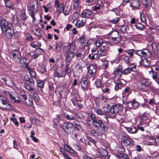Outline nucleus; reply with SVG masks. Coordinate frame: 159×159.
I'll use <instances>...</instances> for the list:
<instances>
[{
	"label": "nucleus",
	"instance_id": "1",
	"mask_svg": "<svg viewBox=\"0 0 159 159\" xmlns=\"http://www.w3.org/2000/svg\"><path fill=\"white\" fill-rule=\"evenodd\" d=\"M152 50L154 55L148 49L143 48L140 50H137V54L140 57H143L147 59H151L153 57L157 58L159 55V46L157 43H153L151 44Z\"/></svg>",
	"mask_w": 159,
	"mask_h": 159
},
{
	"label": "nucleus",
	"instance_id": "2",
	"mask_svg": "<svg viewBox=\"0 0 159 159\" xmlns=\"http://www.w3.org/2000/svg\"><path fill=\"white\" fill-rule=\"evenodd\" d=\"M123 73V67L121 65H119L116 67V70L114 71V72L111 74L112 76L111 78L112 79H115L117 77H119L114 81L115 84V89H121L125 86L121 81L120 79V78L122 77Z\"/></svg>",
	"mask_w": 159,
	"mask_h": 159
},
{
	"label": "nucleus",
	"instance_id": "3",
	"mask_svg": "<svg viewBox=\"0 0 159 159\" xmlns=\"http://www.w3.org/2000/svg\"><path fill=\"white\" fill-rule=\"evenodd\" d=\"M3 93L6 96H9L10 99L12 102L16 103H19L20 102V98L18 93L15 92H11L4 90Z\"/></svg>",
	"mask_w": 159,
	"mask_h": 159
},
{
	"label": "nucleus",
	"instance_id": "4",
	"mask_svg": "<svg viewBox=\"0 0 159 159\" xmlns=\"http://www.w3.org/2000/svg\"><path fill=\"white\" fill-rule=\"evenodd\" d=\"M113 111L110 117L115 118L117 116L121 114L123 112V107L121 105H114L112 107Z\"/></svg>",
	"mask_w": 159,
	"mask_h": 159
},
{
	"label": "nucleus",
	"instance_id": "5",
	"mask_svg": "<svg viewBox=\"0 0 159 159\" xmlns=\"http://www.w3.org/2000/svg\"><path fill=\"white\" fill-rule=\"evenodd\" d=\"M120 33L116 30H114L110 32L108 35L111 37L110 43L111 45H114L117 44V40L119 37Z\"/></svg>",
	"mask_w": 159,
	"mask_h": 159
},
{
	"label": "nucleus",
	"instance_id": "6",
	"mask_svg": "<svg viewBox=\"0 0 159 159\" xmlns=\"http://www.w3.org/2000/svg\"><path fill=\"white\" fill-rule=\"evenodd\" d=\"M11 104L8 102L6 97L0 95V109L3 110L9 109L11 107Z\"/></svg>",
	"mask_w": 159,
	"mask_h": 159
},
{
	"label": "nucleus",
	"instance_id": "7",
	"mask_svg": "<svg viewBox=\"0 0 159 159\" xmlns=\"http://www.w3.org/2000/svg\"><path fill=\"white\" fill-rule=\"evenodd\" d=\"M11 54L12 55V59L13 61L16 62H20L21 53L19 49H16L13 50L11 52Z\"/></svg>",
	"mask_w": 159,
	"mask_h": 159
},
{
	"label": "nucleus",
	"instance_id": "8",
	"mask_svg": "<svg viewBox=\"0 0 159 159\" xmlns=\"http://www.w3.org/2000/svg\"><path fill=\"white\" fill-rule=\"evenodd\" d=\"M0 25L1 30L2 32L10 27L13 26L12 24L5 19H1L0 21Z\"/></svg>",
	"mask_w": 159,
	"mask_h": 159
},
{
	"label": "nucleus",
	"instance_id": "9",
	"mask_svg": "<svg viewBox=\"0 0 159 159\" xmlns=\"http://www.w3.org/2000/svg\"><path fill=\"white\" fill-rule=\"evenodd\" d=\"M54 6L56 9V12L59 14L63 13L65 10L64 5L63 4H60L59 0H55Z\"/></svg>",
	"mask_w": 159,
	"mask_h": 159
},
{
	"label": "nucleus",
	"instance_id": "10",
	"mask_svg": "<svg viewBox=\"0 0 159 159\" xmlns=\"http://www.w3.org/2000/svg\"><path fill=\"white\" fill-rule=\"evenodd\" d=\"M93 123L94 126L96 128L98 129L100 127L102 129V133H103L104 131H105L107 129L102 121L101 119L97 120L96 119Z\"/></svg>",
	"mask_w": 159,
	"mask_h": 159
},
{
	"label": "nucleus",
	"instance_id": "11",
	"mask_svg": "<svg viewBox=\"0 0 159 159\" xmlns=\"http://www.w3.org/2000/svg\"><path fill=\"white\" fill-rule=\"evenodd\" d=\"M88 75L91 77L94 76L97 71V67L96 65L94 64H91L87 67Z\"/></svg>",
	"mask_w": 159,
	"mask_h": 159
},
{
	"label": "nucleus",
	"instance_id": "12",
	"mask_svg": "<svg viewBox=\"0 0 159 159\" xmlns=\"http://www.w3.org/2000/svg\"><path fill=\"white\" fill-rule=\"evenodd\" d=\"M77 101H80V98L77 93L75 92V94H72L71 102L74 106L77 105L80 108H81L82 107V104L80 103H77Z\"/></svg>",
	"mask_w": 159,
	"mask_h": 159
},
{
	"label": "nucleus",
	"instance_id": "13",
	"mask_svg": "<svg viewBox=\"0 0 159 159\" xmlns=\"http://www.w3.org/2000/svg\"><path fill=\"white\" fill-rule=\"evenodd\" d=\"M133 140L129 137L125 136L121 138V144L123 146H127L132 143Z\"/></svg>",
	"mask_w": 159,
	"mask_h": 159
},
{
	"label": "nucleus",
	"instance_id": "14",
	"mask_svg": "<svg viewBox=\"0 0 159 159\" xmlns=\"http://www.w3.org/2000/svg\"><path fill=\"white\" fill-rule=\"evenodd\" d=\"M142 83L145 87H148L149 89H154L155 87L152 84V83L150 80L148 79H143L142 80L141 82Z\"/></svg>",
	"mask_w": 159,
	"mask_h": 159
},
{
	"label": "nucleus",
	"instance_id": "15",
	"mask_svg": "<svg viewBox=\"0 0 159 159\" xmlns=\"http://www.w3.org/2000/svg\"><path fill=\"white\" fill-rule=\"evenodd\" d=\"M3 32L5 33V36L6 38L8 39H11L14 33L13 27L6 29Z\"/></svg>",
	"mask_w": 159,
	"mask_h": 159
},
{
	"label": "nucleus",
	"instance_id": "16",
	"mask_svg": "<svg viewBox=\"0 0 159 159\" xmlns=\"http://www.w3.org/2000/svg\"><path fill=\"white\" fill-rule=\"evenodd\" d=\"M130 6L133 9H139L140 8V0H131Z\"/></svg>",
	"mask_w": 159,
	"mask_h": 159
},
{
	"label": "nucleus",
	"instance_id": "17",
	"mask_svg": "<svg viewBox=\"0 0 159 159\" xmlns=\"http://www.w3.org/2000/svg\"><path fill=\"white\" fill-rule=\"evenodd\" d=\"M92 11L88 9L84 10L80 15L81 18H88L89 17L92 15Z\"/></svg>",
	"mask_w": 159,
	"mask_h": 159
},
{
	"label": "nucleus",
	"instance_id": "18",
	"mask_svg": "<svg viewBox=\"0 0 159 159\" xmlns=\"http://www.w3.org/2000/svg\"><path fill=\"white\" fill-rule=\"evenodd\" d=\"M63 72V70L61 68L58 67L54 70L53 76L54 77L58 78L61 77Z\"/></svg>",
	"mask_w": 159,
	"mask_h": 159
},
{
	"label": "nucleus",
	"instance_id": "19",
	"mask_svg": "<svg viewBox=\"0 0 159 159\" xmlns=\"http://www.w3.org/2000/svg\"><path fill=\"white\" fill-rule=\"evenodd\" d=\"M83 50L81 49H79L75 53V56L76 58L78 60H83L85 56L84 53H83Z\"/></svg>",
	"mask_w": 159,
	"mask_h": 159
},
{
	"label": "nucleus",
	"instance_id": "20",
	"mask_svg": "<svg viewBox=\"0 0 159 159\" xmlns=\"http://www.w3.org/2000/svg\"><path fill=\"white\" fill-rule=\"evenodd\" d=\"M150 59L145 58L144 59L141 60L140 63L141 65L145 68H148L151 67V62Z\"/></svg>",
	"mask_w": 159,
	"mask_h": 159
},
{
	"label": "nucleus",
	"instance_id": "21",
	"mask_svg": "<svg viewBox=\"0 0 159 159\" xmlns=\"http://www.w3.org/2000/svg\"><path fill=\"white\" fill-rule=\"evenodd\" d=\"M65 61L67 63H70L75 57V52H71L70 53H66L65 54Z\"/></svg>",
	"mask_w": 159,
	"mask_h": 159
},
{
	"label": "nucleus",
	"instance_id": "22",
	"mask_svg": "<svg viewBox=\"0 0 159 159\" xmlns=\"http://www.w3.org/2000/svg\"><path fill=\"white\" fill-rule=\"evenodd\" d=\"M123 127L125 130L130 134H135L138 131V129L137 127L134 126H131L130 127L123 126Z\"/></svg>",
	"mask_w": 159,
	"mask_h": 159
},
{
	"label": "nucleus",
	"instance_id": "23",
	"mask_svg": "<svg viewBox=\"0 0 159 159\" xmlns=\"http://www.w3.org/2000/svg\"><path fill=\"white\" fill-rule=\"evenodd\" d=\"M129 27L126 25L123 24L118 26V29L123 34L127 33V31L129 30Z\"/></svg>",
	"mask_w": 159,
	"mask_h": 159
},
{
	"label": "nucleus",
	"instance_id": "24",
	"mask_svg": "<svg viewBox=\"0 0 159 159\" xmlns=\"http://www.w3.org/2000/svg\"><path fill=\"white\" fill-rule=\"evenodd\" d=\"M28 9L29 11V14L30 16L35 15L36 12L37 11V8H35L34 5H30L29 6Z\"/></svg>",
	"mask_w": 159,
	"mask_h": 159
},
{
	"label": "nucleus",
	"instance_id": "25",
	"mask_svg": "<svg viewBox=\"0 0 159 159\" xmlns=\"http://www.w3.org/2000/svg\"><path fill=\"white\" fill-rule=\"evenodd\" d=\"M72 125V124L70 122H65L63 124L62 128L65 131L67 132L70 130Z\"/></svg>",
	"mask_w": 159,
	"mask_h": 159
},
{
	"label": "nucleus",
	"instance_id": "26",
	"mask_svg": "<svg viewBox=\"0 0 159 159\" xmlns=\"http://www.w3.org/2000/svg\"><path fill=\"white\" fill-rule=\"evenodd\" d=\"M37 70L41 74H45L47 72L46 66L44 65H39L37 69Z\"/></svg>",
	"mask_w": 159,
	"mask_h": 159
},
{
	"label": "nucleus",
	"instance_id": "27",
	"mask_svg": "<svg viewBox=\"0 0 159 159\" xmlns=\"http://www.w3.org/2000/svg\"><path fill=\"white\" fill-rule=\"evenodd\" d=\"M64 148L65 150L71 154L75 155L77 152L76 151L73 150L69 146L65 144L64 145Z\"/></svg>",
	"mask_w": 159,
	"mask_h": 159
},
{
	"label": "nucleus",
	"instance_id": "28",
	"mask_svg": "<svg viewBox=\"0 0 159 159\" xmlns=\"http://www.w3.org/2000/svg\"><path fill=\"white\" fill-rule=\"evenodd\" d=\"M124 52L128 54L129 57L131 58L134 57V54H137V50H135L134 49L125 50Z\"/></svg>",
	"mask_w": 159,
	"mask_h": 159
},
{
	"label": "nucleus",
	"instance_id": "29",
	"mask_svg": "<svg viewBox=\"0 0 159 159\" xmlns=\"http://www.w3.org/2000/svg\"><path fill=\"white\" fill-rule=\"evenodd\" d=\"M151 2H149L147 1H143V2L142 5L143 8L146 11H149L150 8V7L152 6Z\"/></svg>",
	"mask_w": 159,
	"mask_h": 159
},
{
	"label": "nucleus",
	"instance_id": "30",
	"mask_svg": "<svg viewBox=\"0 0 159 159\" xmlns=\"http://www.w3.org/2000/svg\"><path fill=\"white\" fill-rule=\"evenodd\" d=\"M107 51L104 50L100 48V50L98 51V55L96 57V58L97 59H98L100 57L106 56L107 53Z\"/></svg>",
	"mask_w": 159,
	"mask_h": 159
},
{
	"label": "nucleus",
	"instance_id": "31",
	"mask_svg": "<svg viewBox=\"0 0 159 159\" xmlns=\"http://www.w3.org/2000/svg\"><path fill=\"white\" fill-rule=\"evenodd\" d=\"M20 17L21 20L24 21H25L28 18V16L26 13L25 10L24 8L21 11Z\"/></svg>",
	"mask_w": 159,
	"mask_h": 159
},
{
	"label": "nucleus",
	"instance_id": "32",
	"mask_svg": "<svg viewBox=\"0 0 159 159\" xmlns=\"http://www.w3.org/2000/svg\"><path fill=\"white\" fill-rule=\"evenodd\" d=\"M135 26L137 29L141 31H143L145 28V25L138 21L136 22Z\"/></svg>",
	"mask_w": 159,
	"mask_h": 159
},
{
	"label": "nucleus",
	"instance_id": "33",
	"mask_svg": "<svg viewBox=\"0 0 159 159\" xmlns=\"http://www.w3.org/2000/svg\"><path fill=\"white\" fill-rule=\"evenodd\" d=\"M116 156L119 159H129L127 155L124 153H118Z\"/></svg>",
	"mask_w": 159,
	"mask_h": 159
},
{
	"label": "nucleus",
	"instance_id": "34",
	"mask_svg": "<svg viewBox=\"0 0 159 159\" xmlns=\"http://www.w3.org/2000/svg\"><path fill=\"white\" fill-rule=\"evenodd\" d=\"M149 116L148 114L144 113L142 114L141 116V119L143 122H145L146 123H148L149 121L148 118Z\"/></svg>",
	"mask_w": 159,
	"mask_h": 159
},
{
	"label": "nucleus",
	"instance_id": "35",
	"mask_svg": "<svg viewBox=\"0 0 159 159\" xmlns=\"http://www.w3.org/2000/svg\"><path fill=\"white\" fill-rule=\"evenodd\" d=\"M100 47V49L108 51L109 49V44L108 43L104 40Z\"/></svg>",
	"mask_w": 159,
	"mask_h": 159
},
{
	"label": "nucleus",
	"instance_id": "36",
	"mask_svg": "<svg viewBox=\"0 0 159 159\" xmlns=\"http://www.w3.org/2000/svg\"><path fill=\"white\" fill-rule=\"evenodd\" d=\"M81 87L83 89H90V82H81Z\"/></svg>",
	"mask_w": 159,
	"mask_h": 159
},
{
	"label": "nucleus",
	"instance_id": "37",
	"mask_svg": "<svg viewBox=\"0 0 159 159\" xmlns=\"http://www.w3.org/2000/svg\"><path fill=\"white\" fill-rule=\"evenodd\" d=\"M149 140H152V142H149L148 144L149 145H152L156 143L157 140L159 139L158 138H156L155 139L154 137L153 136H150L148 137Z\"/></svg>",
	"mask_w": 159,
	"mask_h": 159
},
{
	"label": "nucleus",
	"instance_id": "38",
	"mask_svg": "<svg viewBox=\"0 0 159 159\" xmlns=\"http://www.w3.org/2000/svg\"><path fill=\"white\" fill-rule=\"evenodd\" d=\"M147 14H144L143 13H140V18L141 21L145 24L147 22Z\"/></svg>",
	"mask_w": 159,
	"mask_h": 159
},
{
	"label": "nucleus",
	"instance_id": "39",
	"mask_svg": "<svg viewBox=\"0 0 159 159\" xmlns=\"http://www.w3.org/2000/svg\"><path fill=\"white\" fill-rule=\"evenodd\" d=\"M103 41L102 38H98L95 41V45L97 48L99 47H101Z\"/></svg>",
	"mask_w": 159,
	"mask_h": 159
},
{
	"label": "nucleus",
	"instance_id": "40",
	"mask_svg": "<svg viewBox=\"0 0 159 159\" xmlns=\"http://www.w3.org/2000/svg\"><path fill=\"white\" fill-rule=\"evenodd\" d=\"M10 20L13 24L16 25L19 21H20L19 18L17 17H15V16H13L11 18Z\"/></svg>",
	"mask_w": 159,
	"mask_h": 159
},
{
	"label": "nucleus",
	"instance_id": "41",
	"mask_svg": "<svg viewBox=\"0 0 159 159\" xmlns=\"http://www.w3.org/2000/svg\"><path fill=\"white\" fill-rule=\"evenodd\" d=\"M37 83L38 87L40 88L41 89L43 88L44 86L45 83L44 81L38 80H37Z\"/></svg>",
	"mask_w": 159,
	"mask_h": 159
},
{
	"label": "nucleus",
	"instance_id": "42",
	"mask_svg": "<svg viewBox=\"0 0 159 159\" xmlns=\"http://www.w3.org/2000/svg\"><path fill=\"white\" fill-rule=\"evenodd\" d=\"M123 56V61L126 64H129L131 61V59L129 57L127 56L126 54H124Z\"/></svg>",
	"mask_w": 159,
	"mask_h": 159
},
{
	"label": "nucleus",
	"instance_id": "43",
	"mask_svg": "<svg viewBox=\"0 0 159 159\" xmlns=\"http://www.w3.org/2000/svg\"><path fill=\"white\" fill-rule=\"evenodd\" d=\"M62 43L61 42H58L56 43L55 45V51L59 52H60L61 48Z\"/></svg>",
	"mask_w": 159,
	"mask_h": 159
},
{
	"label": "nucleus",
	"instance_id": "44",
	"mask_svg": "<svg viewBox=\"0 0 159 159\" xmlns=\"http://www.w3.org/2000/svg\"><path fill=\"white\" fill-rule=\"evenodd\" d=\"M5 3L6 7L12 9H14V5L12 2L11 1H5Z\"/></svg>",
	"mask_w": 159,
	"mask_h": 159
},
{
	"label": "nucleus",
	"instance_id": "45",
	"mask_svg": "<svg viewBox=\"0 0 159 159\" xmlns=\"http://www.w3.org/2000/svg\"><path fill=\"white\" fill-rule=\"evenodd\" d=\"M73 8L74 10H77L80 3V0H73Z\"/></svg>",
	"mask_w": 159,
	"mask_h": 159
},
{
	"label": "nucleus",
	"instance_id": "46",
	"mask_svg": "<svg viewBox=\"0 0 159 159\" xmlns=\"http://www.w3.org/2000/svg\"><path fill=\"white\" fill-rule=\"evenodd\" d=\"M104 112L107 113H109L111 110V107L109 105H105L103 108Z\"/></svg>",
	"mask_w": 159,
	"mask_h": 159
},
{
	"label": "nucleus",
	"instance_id": "47",
	"mask_svg": "<svg viewBox=\"0 0 159 159\" xmlns=\"http://www.w3.org/2000/svg\"><path fill=\"white\" fill-rule=\"evenodd\" d=\"M61 120V119L60 118V116L59 115H57L55 118L53 119V122L55 126L57 125Z\"/></svg>",
	"mask_w": 159,
	"mask_h": 159
},
{
	"label": "nucleus",
	"instance_id": "48",
	"mask_svg": "<svg viewBox=\"0 0 159 159\" xmlns=\"http://www.w3.org/2000/svg\"><path fill=\"white\" fill-rule=\"evenodd\" d=\"M64 116L67 120H75V117L71 114L69 115L66 113H64Z\"/></svg>",
	"mask_w": 159,
	"mask_h": 159
},
{
	"label": "nucleus",
	"instance_id": "49",
	"mask_svg": "<svg viewBox=\"0 0 159 159\" xmlns=\"http://www.w3.org/2000/svg\"><path fill=\"white\" fill-rule=\"evenodd\" d=\"M68 45L70 48L71 50H74L76 48V43L75 40H72L71 43H69Z\"/></svg>",
	"mask_w": 159,
	"mask_h": 159
},
{
	"label": "nucleus",
	"instance_id": "50",
	"mask_svg": "<svg viewBox=\"0 0 159 159\" xmlns=\"http://www.w3.org/2000/svg\"><path fill=\"white\" fill-rule=\"evenodd\" d=\"M70 64L66 63V68L64 70V72L66 74L69 75L71 72V69L70 68Z\"/></svg>",
	"mask_w": 159,
	"mask_h": 159
},
{
	"label": "nucleus",
	"instance_id": "51",
	"mask_svg": "<svg viewBox=\"0 0 159 159\" xmlns=\"http://www.w3.org/2000/svg\"><path fill=\"white\" fill-rule=\"evenodd\" d=\"M152 78L157 83L159 82V75L157 72L152 73Z\"/></svg>",
	"mask_w": 159,
	"mask_h": 159
},
{
	"label": "nucleus",
	"instance_id": "52",
	"mask_svg": "<svg viewBox=\"0 0 159 159\" xmlns=\"http://www.w3.org/2000/svg\"><path fill=\"white\" fill-rule=\"evenodd\" d=\"M28 72L31 77L34 79L36 78V72L35 70L31 69L28 71Z\"/></svg>",
	"mask_w": 159,
	"mask_h": 159
},
{
	"label": "nucleus",
	"instance_id": "53",
	"mask_svg": "<svg viewBox=\"0 0 159 159\" xmlns=\"http://www.w3.org/2000/svg\"><path fill=\"white\" fill-rule=\"evenodd\" d=\"M132 70L130 67H128L124 70H123V75H127L129 74L132 72Z\"/></svg>",
	"mask_w": 159,
	"mask_h": 159
},
{
	"label": "nucleus",
	"instance_id": "54",
	"mask_svg": "<svg viewBox=\"0 0 159 159\" xmlns=\"http://www.w3.org/2000/svg\"><path fill=\"white\" fill-rule=\"evenodd\" d=\"M150 67L151 68V70L150 71V72H152V73L156 72L154 71V70L155 71H158L159 70V66L157 65L151 66Z\"/></svg>",
	"mask_w": 159,
	"mask_h": 159
},
{
	"label": "nucleus",
	"instance_id": "55",
	"mask_svg": "<svg viewBox=\"0 0 159 159\" xmlns=\"http://www.w3.org/2000/svg\"><path fill=\"white\" fill-rule=\"evenodd\" d=\"M120 20V18L119 17H116L113 19L110 20L109 22L114 24H116Z\"/></svg>",
	"mask_w": 159,
	"mask_h": 159
},
{
	"label": "nucleus",
	"instance_id": "56",
	"mask_svg": "<svg viewBox=\"0 0 159 159\" xmlns=\"http://www.w3.org/2000/svg\"><path fill=\"white\" fill-rule=\"evenodd\" d=\"M4 84H7V80L3 77L2 75L0 74V85H2Z\"/></svg>",
	"mask_w": 159,
	"mask_h": 159
},
{
	"label": "nucleus",
	"instance_id": "57",
	"mask_svg": "<svg viewBox=\"0 0 159 159\" xmlns=\"http://www.w3.org/2000/svg\"><path fill=\"white\" fill-rule=\"evenodd\" d=\"M7 82V84L9 87H10L13 89H15L16 88V85L12 80H8Z\"/></svg>",
	"mask_w": 159,
	"mask_h": 159
},
{
	"label": "nucleus",
	"instance_id": "58",
	"mask_svg": "<svg viewBox=\"0 0 159 159\" xmlns=\"http://www.w3.org/2000/svg\"><path fill=\"white\" fill-rule=\"evenodd\" d=\"M99 50H98V48L97 47H94L91 50V54L92 55H96V57L98 55Z\"/></svg>",
	"mask_w": 159,
	"mask_h": 159
},
{
	"label": "nucleus",
	"instance_id": "59",
	"mask_svg": "<svg viewBox=\"0 0 159 159\" xmlns=\"http://www.w3.org/2000/svg\"><path fill=\"white\" fill-rule=\"evenodd\" d=\"M126 40V37L125 35H121L120 34L119 37L117 40V43L121 41L124 42Z\"/></svg>",
	"mask_w": 159,
	"mask_h": 159
},
{
	"label": "nucleus",
	"instance_id": "60",
	"mask_svg": "<svg viewBox=\"0 0 159 159\" xmlns=\"http://www.w3.org/2000/svg\"><path fill=\"white\" fill-rule=\"evenodd\" d=\"M34 31L35 32H34V33L38 38H41L42 37V35L40 34V30L38 27L35 28Z\"/></svg>",
	"mask_w": 159,
	"mask_h": 159
},
{
	"label": "nucleus",
	"instance_id": "61",
	"mask_svg": "<svg viewBox=\"0 0 159 159\" xmlns=\"http://www.w3.org/2000/svg\"><path fill=\"white\" fill-rule=\"evenodd\" d=\"M24 87L26 89H34L32 84L25 83L24 84Z\"/></svg>",
	"mask_w": 159,
	"mask_h": 159
},
{
	"label": "nucleus",
	"instance_id": "62",
	"mask_svg": "<svg viewBox=\"0 0 159 159\" xmlns=\"http://www.w3.org/2000/svg\"><path fill=\"white\" fill-rule=\"evenodd\" d=\"M131 103H132V105L133 106V107L134 109H136L139 106V103L135 100H133L131 101Z\"/></svg>",
	"mask_w": 159,
	"mask_h": 159
},
{
	"label": "nucleus",
	"instance_id": "63",
	"mask_svg": "<svg viewBox=\"0 0 159 159\" xmlns=\"http://www.w3.org/2000/svg\"><path fill=\"white\" fill-rule=\"evenodd\" d=\"M70 9L69 6H67L66 7L65 10H64L63 12L64 15L65 16H67L69 14V11Z\"/></svg>",
	"mask_w": 159,
	"mask_h": 159
},
{
	"label": "nucleus",
	"instance_id": "64",
	"mask_svg": "<svg viewBox=\"0 0 159 159\" xmlns=\"http://www.w3.org/2000/svg\"><path fill=\"white\" fill-rule=\"evenodd\" d=\"M130 93V90H124L122 92V97L124 98L128 96Z\"/></svg>",
	"mask_w": 159,
	"mask_h": 159
}]
</instances>
